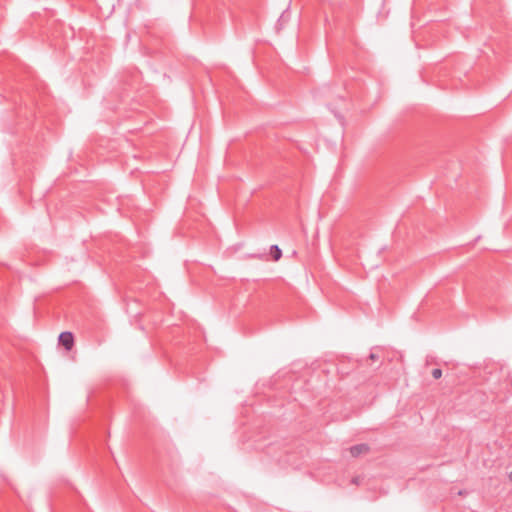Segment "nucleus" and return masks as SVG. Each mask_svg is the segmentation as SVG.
<instances>
[{
  "instance_id": "nucleus-1",
  "label": "nucleus",
  "mask_w": 512,
  "mask_h": 512,
  "mask_svg": "<svg viewBox=\"0 0 512 512\" xmlns=\"http://www.w3.org/2000/svg\"><path fill=\"white\" fill-rule=\"evenodd\" d=\"M58 341L66 350L69 351L72 349V347L74 345V336L71 332L64 331V332L60 333V335L58 337Z\"/></svg>"
},
{
  "instance_id": "nucleus-2",
  "label": "nucleus",
  "mask_w": 512,
  "mask_h": 512,
  "mask_svg": "<svg viewBox=\"0 0 512 512\" xmlns=\"http://www.w3.org/2000/svg\"><path fill=\"white\" fill-rule=\"evenodd\" d=\"M349 451H350L351 456L356 458L362 454L368 453L370 451V447L365 443H361V444L351 446Z\"/></svg>"
},
{
  "instance_id": "nucleus-3",
  "label": "nucleus",
  "mask_w": 512,
  "mask_h": 512,
  "mask_svg": "<svg viewBox=\"0 0 512 512\" xmlns=\"http://www.w3.org/2000/svg\"><path fill=\"white\" fill-rule=\"evenodd\" d=\"M270 254L274 261H278L282 257V250L279 248L278 245H272L270 247Z\"/></svg>"
},
{
  "instance_id": "nucleus-4",
  "label": "nucleus",
  "mask_w": 512,
  "mask_h": 512,
  "mask_svg": "<svg viewBox=\"0 0 512 512\" xmlns=\"http://www.w3.org/2000/svg\"><path fill=\"white\" fill-rule=\"evenodd\" d=\"M289 20L287 11H284L277 21V29H280Z\"/></svg>"
},
{
  "instance_id": "nucleus-5",
  "label": "nucleus",
  "mask_w": 512,
  "mask_h": 512,
  "mask_svg": "<svg viewBox=\"0 0 512 512\" xmlns=\"http://www.w3.org/2000/svg\"><path fill=\"white\" fill-rule=\"evenodd\" d=\"M432 376L434 379H439L442 376V370L439 368H435L432 370Z\"/></svg>"
},
{
  "instance_id": "nucleus-6",
  "label": "nucleus",
  "mask_w": 512,
  "mask_h": 512,
  "mask_svg": "<svg viewBox=\"0 0 512 512\" xmlns=\"http://www.w3.org/2000/svg\"><path fill=\"white\" fill-rule=\"evenodd\" d=\"M369 358L373 361L377 360L379 358V356L375 353H370L369 355Z\"/></svg>"
},
{
  "instance_id": "nucleus-7",
  "label": "nucleus",
  "mask_w": 512,
  "mask_h": 512,
  "mask_svg": "<svg viewBox=\"0 0 512 512\" xmlns=\"http://www.w3.org/2000/svg\"><path fill=\"white\" fill-rule=\"evenodd\" d=\"M352 482H353L354 484H358V483H359V482H358V478H353Z\"/></svg>"
},
{
  "instance_id": "nucleus-8",
  "label": "nucleus",
  "mask_w": 512,
  "mask_h": 512,
  "mask_svg": "<svg viewBox=\"0 0 512 512\" xmlns=\"http://www.w3.org/2000/svg\"><path fill=\"white\" fill-rule=\"evenodd\" d=\"M509 478H510V480H512V471L509 474Z\"/></svg>"
}]
</instances>
